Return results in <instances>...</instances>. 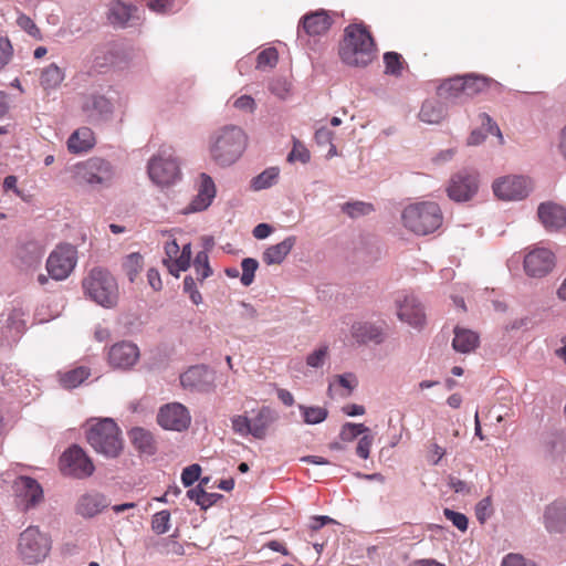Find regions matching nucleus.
<instances>
[{
  "mask_svg": "<svg viewBox=\"0 0 566 566\" xmlns=\"http://www.w3.org/2000/svg\"><path fill=\"white\" fill-rule=\"evenodd\" d=\"M247 145L244 132L234 125L223 126L209 137V154L220 167L233 165L243 154Z\"/></svg>",
  "mask_w": 566,
  "mask_h": 566,
  "instance_id": "nucleus-1",
  "label": "nucleus"
},
{
  "mask_svg": "<svg viewBox=\"0 0 566 566\" xmlns=\"http://www.w3.org/2000/svg\"><path fill=\"white\" fill-rule=\"evenodd\" d=\"M85 295L105 308H112L118 302V285L111 272L104 268H93L83 280Z\"/></svg>",
  "mask_w": 566,
  "mask_h": 566,
  "instance_id": "nucleus-2",
  "label": "nucleus"
},
{
  "mask_svg": "<svg viewBox=\"0 0 566 566\" xmlns=\"http://www.w3.org/2000/svg\"><path fill=\"white\" fill-rule=\"evenodd\" d=\"M88 444L106 458H117L123 450L120 430L112 418L99 419L86 431Z\"/></svg>",
  "mask_w": 566,
  "mask_h": 566,
  "instance_id": "nucleus-3",
  "label": "nucleus"
},
{
  "mask_svg": "<svg viewBox=\"0 0 566 566\" xmlns=\"http://www.w3.org/2000/svg\"><path fill=\"white\" fill-rule=\"evenodd\" d=\"M403 226L418 235L434 232L442 224V212L436 202H419L406 207L401 213Z\"/></svg>",
  "mask_w": 566,
  "mask_h": 566,
  "instance_id": "nucleus-4",
  "label": "nucleus"
},
{
  "mask_svg": "<svg viewBox=\"0 0 566 566\" xmlns=\"http://www.w3.org/2000/svg\"><path fill=\"white\" fill-rule=\"evenodd\" d=\"M338 55L345 65L364 69L377 56L374 38H343L338 44Z\"/></svg>",
  "mask_w": 566,
  "mask_h": 566,
  "instance_id": "nucleus-5",
  "label": "nucleus"
},
{
  "mask_svg": "<svg viewBox=\"0 0 566 566\" xmlns=\"http://www.w3.org/2000/svg\"><path fill=\"white\" fill-rule=\"evenodd\" d=\"M18 554L28 565L43 562L51 551V541L36 526H29L19 536Z\"/></svg>",
  "mask_w": 566,
  "mask_h": 566,
  "instance_id": "nucleus-6",
  "label": "nucleus"
},
{
  "mask_svg": "<svg viewBox=\"0 0 566 566\" xmlns=\"http://www.w3.org/2000/svg\"><path fill=\"white\" fill-rule=\"evenodd\" d=\"M76 177L80 182L93 189L108 188L115 177V167L101 157H91L76 165Z\"/></svg>",
  "mask_w": 566,
  "mask_h": 566,
  "instance_id": "nucleus-7",
  "label": "nucleus"
},
{
  "mask_svg": "<svg viewBox=\"0 0 566 566\" xmlns=\"http://www.w3.org/2000/svg\"><path fill=\"white\" fill-rule=\"evenodd\" d=\"M147 171L151 181L161 187L174 185L181 177L179 161L171 149H160L154 155Z\"/></svg>",
  "mask_w": 566,
  "mask_h": 566,
  "instance_id": "nucleus-8",
  "label": "nucleus"
},
{
  "mask_svg": "<svg viewBox=\"0 0 566 566\" xmlns=\"http://www.w3.org/2000/svg\"><path fill=\"white\" fill-rule=\"evenodd\" d=\"M60 470L64 475L85 479L94 473L95 467L85 451L80 446L73 444L62 453Z\"/></svg>",
  "mask_w": 566,
  "mask_h": 566,
  "instance_id": "nucleus-9",
  "label": "nucleus"
},
{
  "mask_svg": "<svg viewBox=\"0 0 566 566\" xmlns=\"http://www.w3.org/2000/svg\"><path fill=\"white\" fill-rule=\"evenodd\" d=\"M479 190V172L473 168H463L454 174L447 188L448 196L457 202L471 200Z\"/></svg>",
  "mask_w": 566,
  "mask_h": 566,
  "instance_id": "nucleus-10",
  "label": "nucleus"
},
{
  "mask_svg": "<svg viewBox=\"0 0 566 566\" xmlns=\"http://www.w3.org/2000/svg\"><path fill=\"white\" fill-rule=\"evenodd\" d=\"M77 262V251L71 244H61L51 252L46 260V270L56 281L65 280Z\"/></svg>",
  "mask_w": 566,
  "mask_h": 566,
  "instance_id": "nucleus-11",
  "label": "nucleus"
},
{
  "mask_svg": "<svg viewBox=\"0 0 566 566\" xmlns=\"http://www.w3.org/2000/svg\"><path fill=\"white\" fill-rule=\"evenodd\" d=\"M523 266L527 276L544 277L554 269L555 255L549 249L535 247L525 254Z\"/></svg>",
  "mask_w": 566,
  "mask_h": 566,
  "instance_id": "nucleus-12",
  "label": "nucleus"
},
{
  "mask_svg": "<svg viewBox=\"0 0 566 566\" xmlns=\"http://www.w3.org/2000/svg\"><path fill=\"white\" fill-rule=\"evenodd\" d=\"M82 111L91 123H101L112 117L114 103L107 95L95 91L83 96Z\"/></svg>",
  "mask_w": 566,
  "mask_h": 566,
  "instance_id": "nucleus-13",
  "label": "nucleus"
},
{
  "mask_svg": "<svg viewBox=\"0 0 566 566\" xmlns=\"http://www.w3.org/2000/svg\"><path fill=\"white\" fill-rule=\"evenodd\" d=\"M139 348L136 344L122 340L108 348L107 363L115 370H130L139 360Z\"/></svg>",
  "mask_w": 566,
  "mask_h": 566,
  "instance_id": "nucleus-14",
  "label": "nucleus"
},
{
  "mask_svg": "<svg viewBox=\"0 0 566 566\" xmlns=\"http://www.w3.org/2000/svg\"><path fill=\"white\" fill-rule=\"evenodd\" d=\"M157 422L165 430L181 432L189 428L191 416L182 403L171 402L159 409Z\"/></svg>",
  "mask_w": 566,
  "mask_h": 566,
  "instance_id": "nucleus-15",
  "label": "nucleus"
},
{
  "mask_svg": "<svg viewBox=\"0 0 566 566\" xmlns=\"http://www.w3.org/2000/svg\"><path fill=\"white\" fill-rule=\"evenodd\" d=\"M494 195L502 200H522L531 191L530 180L523 176H507L493 182Z\"/></svg>",
  "mask_w": 566,
  "mask_h": 566,
  "instance_id": "nucleus-16",
  "label": "nucleus"
},
{
  "mask_svg": "<svg viewBox=\"0 0 566 566\" xmlns=\"http://www.w3.org/2000/svg\"><path fill=\"white\" fill-rule=\"evenodd\" d=\"M107 19L117 28L134 27L142 21V10L129 1L112 0L108 3Z\"/></svg>",
  "mask_w": 566,
  "mask_h": 566,
  "instance_id": "nucleus-17",
  "label": "nucleus"
},
{
  "mask_svg": "<svg viewBox=\"0 0 566 566\" xmlns=\"http://www.w3.org/2000/svg\"><path fill=\"white\" fill-rule=\"evenodd\" d=\"M19 505L24 511L35 507L43 500V489L40 483L30 476H19L13 484Z\"/></svg>",
  "mask_w": 566,
  "mask_h": 566,
  "instance_id": "nucleus-18",
  "label": "nucleus"
},
{
  "mask_svg": "<svg viewBox=\"0 0 566 566\" xmlns=\"http://www.w3.org/2000/svg\"><path fill=\"white\" fill-rule=\"evenodd\" d=\"M184 388L198 392H209L214 388V373L205 365H196L180 375Z\"/></svg>",
  "mask_w": 566,
  "mask_h": 566,
  "instance_id": "nucleus-19",
  "label": "nucleus"
},
{
  "mask_svg": "<svg viewBox=\"0 0 566 566\" xmlns=\"http://www.w3.org/2000/svg\"><path fill=\"white\" fill-rule=\"evenodd\" d=\"M216 185L213 179L206 172H201L198 179V193L184 209L185 214L206 210L216 197Z\"/></svg>",
  "mask_w": 566,
  "mask_h": 566,
  "instance_id": "nucleus-20",
  "label": "nucleus"
},
{
  "mask_svg": "<svg viewBox=\"0 0 566 566\" xmlns=\"http://www.w3.org/2000/svg\"><path fill=\"white\" fill-rule=\"evenodd\" d=\"M25 313L22 308H12L1 327V342L11 346L17 343L27 328Z\"/></svg>",
  "mask_w": 566,
  "mask_h": 566,
  "instance_id": "nucleus-21",
  "label": "nucleus"
},
{
  "mask_svg": "<svg viewBox=\"0 0 566 566\" xmlns=\"http://www.w3.org/2000/svg\"><path fill=\"white\" fill-rule=\"evenodd\" d=\"M398 317L413 327L424 322V311L420 302L412 294H406L403 300H397Z\"/></svg>",
  "mask_w": 566,
  "mask_h": 566,
  "instance_id": "nucleus-22",
  "label": "nucleus"
},
{
  "mask_svg": "<svg viewBox=\"0 0 566 566\" xmlns=\"http://www.w3.org/2000/svg\"><path fill=\"white\" fill-rule=\"evenodd\" d=\"M537 216L548 231H557L566 226V209L555 202H542Z\"/></svg>",
  "mask_w": 566,
  "mask_h": 566,
  "instance_id": "nucleus-23",
  "label": "nucleus"
},
{
  "mask_svg": "<svg viewBox=\"0 0 566 566\" xmlns=\"http://www.w3.org/2000/svg\"><path fill=\"white\" fill-rule=\"evenodd\" d=\"M133 59V52L126 49H119L116 44H112L107 49H99L94 53L93 64L96 69L106 66H118L127 63Z\"/></svg>",
  "mask_w": 566,
  "mask_h": 566,
  "instance_id": "nucleus-24",
  "label": "nucleus"
},
{
  "mask_svg": "<svg viewBox=\"0 0 566 566\" xmlns=\"http://www.w3.org/2000/svg\"><path fill=\"white\" fill-rule=\"evenodd\" d=\"M461 76L465 87L467 98H472L488 90L496 93H500L503 90V85L500 82L485 75L468 73Z\"/></svg>",
  "mask_w": 566,
  "mask_h": 566,
  "instance_id": "nucleus-25",
  "label": "nucleus"
},
{
  "mask_svg": "<svg viewBox=\"0 0 566 566\" xmlns=\"http://www.w3.org/2000/svg\"><path fill=\"white\" fill-rule=\"evenodd\" d=\"M109 505V501L98 492L81 495L77 500L75 512L84 518H91Z\"/></svg>",
  "mask_w": 566,
  "mask_h": 566,
  "instance_id": "nucleus-26",
  "label": "nucleus"
},
{
  "mask_svg": "<svg viewBox=\"0 0 566 566\" xmlns=\"http://www.w3.org/2000/svg\"><path fill=\"white\" fill-rule=\"evenodd\" d=\"M437 94L452 104L463 103L468 99L461 75L443 80L437 88Z\"/></svg>",
  "mask_w": 566,
  "mask_h": 566,
  "instance_id": "nucleus-27",
  "label": "nucleus"
},
{
  "mask_svg": "<svg viewBox=\"0 0 566 566\" xmlns=\"http://www.w3.org/2000/svg\"><path fill=\"white\" fill-rule=\"evenodd\" d=\"M350 334L360 345L368 343L380 344L384 342V331L381 326L370 322H356L352 325Z\"/></svg>",
  "mask_w": 566,
  "mask_h": 566,
  "instance_id": "nucleus-28",
  "label": "nucleus"
},
{
  "mask_svg": "<svg viewBox=\"0 0 566 566\" xmlns=\"http://www.w3.org/2000/svg\"><path fill=\"white\" fill-rule=\"evenodd\" d=\"M332 19L325 10H317L302 18V28L306 35H323L329 31Z\"/></svg>",
  "mask_w": 566,
  "mask_h": 566,
  "instance_id": "nucleus-29",
  "label": "nucleus"
},
{
  "mask_svg": "<svg viewBox=\"0 0 566 566\" xmlns=\"http://www.w3.org/2000/svg\"><path fill=\"white\" fill-rule=\"evenodd\" d=\"M545 525L549 532L566 531V501H556L545 511Z\"/></svg>",
  "mask_w": 566,
  "mask_h": 566,
  "instance_id": "nucleus-30",
  "label": "nucleus"
},
{
  "mask_svg": "<svg viewBox=\"0 0 566 566\" xmlns=\"http://www.w3.org/2000/svg\"><path fill=\"white\" fill-rule=\"evenodd\" d=\"M296 243V237H286L280 243L273 244L263 252V261L268 265L281 264Z\"/></svg>",
  "mask_w": 566,
  "mask_h": 566,
  "instance_id": "nucleus-31",
  "label": "nucleus"
},
{
  "mask_svg": "<svg viewBox=\"0 0 566 566\" xmlns=\"http://www.w3.org/2000/svg\"><path fill=\"white\" fill-rule=\"evenodd\" d=\"M444 103L438 99H426L419 112V119L426 124H440L447 117Z\"/></svg>",
  "mask_w": 566,
  "mask_h": 566,
  "instance_id": "nucleus-32",
  "label": "nucleus"
},
{
  "mask_svg": "<svg viewBox=\"0 0 566 566\" xmlns=\"http://www.w3.org/2000/svg\"><path fill=\"white\" fill-rule=\"evenodd\" d=\"M276 413L270 407H262L256 415L250 419L251 436L255 439H264L269 427L276 420Z\"/></svg>",
  "mask_w": 566,
  "mask_h": 566,
  "instance_id": "nucleus-33",
  "label": "nucleus"
},
{
  "mask_svg": "<svg viewBox=\"0 0 566 566\" xmlns=\"http://www.w3.org/2000/svg\"><path fill=\"white\" fill-rule=\"evenodd\" d=\"M65 78V72L55 63L42 69L40 74V85L46 95L55 92Z\"/></svg>",
  "mask_w": 566,
  "mask_h": 566,
  "instance_id": "nucleus-34",
  "label": "nucleus"
},
{
  "mask_svg": "<svg viewBox=\"0 0 566 566\" xmlns=\"http://www.w3.org/2000/svg\"><path fill=\"white\" fill-rule=\"evenodd\" d=\"M93 146V133L87 127H83L75 130L67 139V149L72 154L85 153L90 150Z\"/></svg>",
  "mask_w": 566,
  "mask_h": 566,
  "instance_id": "nucleus-35",
  "label": "nucleus"
},
{
  "mask_svg": "<svg viewBox=\"0 0 566 566\" xmlns=\"http://www.w3.org/2000/svg\"><path fill=\"white\" fill-rule=\"evenodd\" d=\"M478 344L479 336L474 332L459 327L454 329L452 347L454 348L455 352L468 354L474 350Z\"/></svg>",
  "mask_w": 566,
  "mask_h": 566,
  "instance_id": "nucleus-36",
  "label": "nucleus"
},
{
  "mask_svg": "<svg viewBox=\"0 0 566 566\" xmlns=\"http://www.w3.org/2000/svg\"><path fill=\"white\" fill-rule=\"evenodd\" d=\"M129 438L134 447L148 455H153L156 452L155 441L153 434L140 427H135L129 431Z\"/></svg>",
  "mask_w": 566,
  "mask_h": 566,
  "instance_id": "nucleus-37",
  "label": "nucleus"
},
{
  "mask_svg": "<svg viewBox=\"0 0 566 566\" xmlns=\"http://www.w3.org/2000/svg\"><path fill=\"white\" fill-rule=\"evenodd\" d=\"M297 408L302 415L303 422L305 424L314 426L322 423L326 420L328 416V410L324 407L319 406H306V405H297Z\"/></svg>",
  "mask_w": 566,
  "mask_h": 566,
  "instance_id": "nucleus-38",
  "label": "nucleus"
},
{
  "mask_svg": "<svg viewBox=\"0 0 566 566\" xmlns=\"http://www.w3.org/2000/svg\"><path fill=\"white\" fill-rule=\"evenodd\" d=\"M187 497L196 502L200 509L207 510L212 506L218 501V499L221 497V494L208 493L203 488H201V485H197L187 491Z\"/></svg>",
  "mask_w": 566,
  "mask_h": 566,
  "instance_id": "nucleus-39",
  "label": "nucleus"
},
{
  "mask_svg": "<svg viewBox=\"0 0 566 566\" xmlns=\"http://www.w3.org/2000/svg\"><path fill=\"white\" fill-rule=\"evenodd\" d=\"M280 170L277 167H270L252 178L251 188L255 191L268 189L276 184Z\"/></svg>",
  "mask_w": 566,
  "mask_h": 566,
  "instance_id": "nucleus-40",
  "label": "nucleus"
},
{
  "mask_svg": "<svg viewBox=\"0 0 566 566\" xmlns=\"http://www.w3.org/2000/svg\"><path fill=\"white\" fill-rule=\"evenodd\" d=\"M90 376V370L85 367H77L64 373L61 376V385L64 388L72 389L80 386Z\"/></svg>",
  "mask_w": 566,
  "mask_h": 566,
  "instance_id": "nucleus-41",
  "label": "nucleus"
},
{
  "mask_svg": "<svg viewBox=\"0 0 566 566\" xmlns=\"http://www.w3.org/2000/svg\"><path fill=\"white\" fill-rule=\"evenodd\" d=\"M269 91L277 98L285 101L292 95V84L287 78L277 76L268 84Z\"/></svg>",
  "mask_w": 566,
  "mask_h": 566,
  "instance_id": "nucleus-42",
  "label": "nucleus"
},
{
  "mask_svg": "<svg viewBox=\"0 0 566 566\" xmlns=\"http://www.w3.org/2000/svg\"><path fill=\"white\" fill-rule=\"evenodd\" d=\"M193 268L197 274V279L200 282H203L207 277H209L212 274V269L210 268L209 264V255L206 251H199L196 254Z\"/></svg>",
  "mask_w": 566,
  "mask_h": 566,
  "instance_id": "nucleus-43",
  "label": "nucleus"
},
{
  "mask_svg": "<svg viewBox=\"0 0 566 566\" xmlns=\"http://www.w3.org/2000/svg\"><path fill=\"white\" fill-rule=\"evenodd\" d=\"M241 268H242V275L240 277L241 284L243 286H250L254 281L255 272L259 268V262H258V260H255L253 258H245L241 262Z\"/></svg>",
  "mask_w": 566,
  "mask_h": 566,
  "instance_id": "nucleus-44",
  "label": "nucleus"
},
{
  "mask_svg": "<svg viewBox=\"0 0 566 566\" xmlns=\"http://www.w3.org/2000/svg\"><path fill=\"white\" fill-rule=\"evenodd\" d=\"M170 528V512L167 510L155 513L151 517V530L157 535L167 533Z\"/></svg>",
  "mask_w": 566,
  "mask_h": 566,
  "instance_id": "nucleus-45",
  "label": "nucleus"
},
{
  "mask_svg": "<svg viewBox=\"0 0 566 566\" xmlns=\"http://www.w3.org/2000/svg\"><path fill=\"white\" fill-rule=\"evenodd\" d=\"M342 210L348 214L350 218H358L361 216L369 214L374 211V207L371 203L364 201H355V202H346Z\"/></svg>",
  "mask_w": 566,
  "mask_h": 566,
  "instance_id": "nucleus-46",
  "label": "nucleus"
},
{
  "mask_svg": "<svg viewBox=\"0 0 566 566\" xmlns=\"http://www.w3.org/2000/svg\"><path fill=\"white\" fill-rule=\"evenodd\" d=\"M385 73L398 76L401 74V56L396 52H386L384 54Z\"/></svg>",
  "mask_w": 566,
  "mask_h": 566,
  "instance_id": "nucleus-47",
  "label": "nucleus"
},
{
  "mask_svg": "<svg viewBox=\"0 0 566 566\" xmlns=\"http://www.w3.org/2000/svg\"><path fill=\"white\" fill-rule=\"evenodd\" d=\"M277 51L275 48H268L261 51L256 57V67H274L277 63Z\"/></svg>",
  "mask_w": 566,
  "mask_h": 566,
  "instance_id": "nucleus-48",
  "label": "nucleus"
},
{
  "mask_svg": "<svg viewBox=\"0 0 566 566\" xmlns=\"http://www.w3.org/2000/svg\"><path fill=\"white\" fill-rule=\"evenodd\" d=\"M328 355V346L323 345L306 357V366L317 369L324 366Z\"/></svg>",
  "mask_w": 566,
  "mask_h": 566,
  "instance_id": "nucleus-49",
  "label": "nucleus"
},
{
  "mask_svg": "<svg viewBox=\"0 0 566 566\" xmlns=\"http://www.w3.org/2000/svg\"><path fill=\"white\" fill-rule=\"evenodd\" d=\"M232 430L241 436L247 437L251 434V421L250 418L243 415H237L231 418Z\"/></svg>",
  "mask_w": 566,
  "mask_h": 566,
  "instance_id": "nucleus-50",
  "label": "nucleus"
},
{
  "mask_svg": "<svg viewBox=\"0 0 566 566\" xmlns=\"http://www.w3.org/2000/svg\"><path fill=\"white\" fill-rule=\"evenodd\" d=\"M479 119H480L481 126L489 134L496 136L499 138V142L501 145L504 144V138H503L500 127L497 126V124L493 120V118L489 114L481 113L479 115Z\"/></svg>",
  "mask_w": 566,
  "mask_h": 566,
  "instance_id": "nucleus-51",
  "label": "nucleus"
},
{
  "mask_svg": "<svg viewBox=\"0 0 566 566\" xmlns=\"http://www.w3.org/2000/svg\"><path fill=\"white\" fill-rule=\"evenodd\" d=\"M184 292L188 294L193 304L199 305L202 303L201 293L199 292L193 277L190 275H187L184 279Z\"/></svg>",
  "mask_w": 566,
  "mask_h": 566,
  "instance_id": "nucleus-52",
  "label": "nucleus"
},
{
  "mask_svg": "<svg viewBox=\"0 0 566 566\" xmlns=\"http://www.w3.org/2000/svg\"><path fill=\"white\" fill-rule=\"evenodd\" d=\"M176 0H148L147 7L155 13L166 14L176 10Z\"/></svg>",
  "mask_w": 566,
  "mask_h": 566,
  "instance_id": "nucleus-53",
  "label": "nucleus"
},
{
  "mask_svg": "<svg viewBox=\"0 0 566 566\" xmlns=\"http://www.w3.org/2000/svg\"><path fill=\"white\" fill-rule=\"evenodd\" d=\"M201 467L197 463L186 467L181 473V482L186 488L200 479Z\"/></svg>",
  "mask_w": 566,
  "mask_h": 566,
  "instance_id": "nucleus-54",
  "label": "nucleus"
},
{
  "mask_svg": "<svg viewBox=\"0 0 566 566\" xmlns=\"http://www.w3.org/2000/svg\"><path fill=\"white\" fill-rule=\"evenodd\" d=\"M443 514L459 531L464 532L468 530L469 521L464 514L451 509H444Z\"/></svg>",
  "mask_w": 566,
  "mask_h": 566,
  "instance_id": "nucleus-55",
  "label": "nucleus"
},
{
  "mask_svg": "<svg viewBox=\"0 0 566 566\" xmlns=\"http://www.w3.org/2000/svg\"><path fill=\"white\" fill-rule=\"evenodd\" d=\"M191 261V244H184L178 258L174 260V265L177 266V271H187L190 266Z\"/></svg>",
  "mask_w": 566,
  "mask_h": 566,
  "instance_id": "nucleus-56",
  "label": "nucleus"
},
{
  "mask_svg": "<svg viewBox=\"0 0 566 566\" xmlns=\"http://www.w3.org/2000/svg\"><path fill=\"white\" fill-rule=\"evenodd\" d=\"M491 497L482 499L475 506V515L480 523H484L491 516Z\"/></svg>",
  "mask_w": 566,
  "mask_h": 566,
  "instance_id": "nucleus-57",
  "label": "nucleus"
},
{
  "mask_svg": "<svg viewBox=\"0 0 566 566\" xmlns=\"http://www.w3.org/2000/svg\"><path fill=\"white\" fill-rule=\"evenodd\" d=\"M125 268L128 271L129 280L133 281L134 276L142 268V256L139 253H130L125 261Z\"/></svg>",
  "mask_w": 566,
  "mask_h": 566,
  "instance_id": "nucleus-58",
  "label": "nucleus"
},
{
  "mask_svg": "<svg viewBox=\"0 0 566 566\" xmlns=\"http://www.w3.org/2000/svg\"><path fill=\"white\" fill-rule=\"evenodd\" d=\"M289 161L298 160L306 164L311 159L310 151L300 143H295L293 149L287 156Z\"/></svg>",
  "mask_w": 566,
  "mask_h": 566,
  "instance_id": "nucleus-59",
  "label": "nucleus"
},
{
  "mask_svg": "<svg viewBox=\"0 0 566 566\" xmlns=\"http://www.w3.org/2000/svg\"><path fill=\"white\" fill-rule=\"evenodd\" d=\"M501 566H536V564L520 554L511 553L503 557Z\"/></svg>",
  "mask_w": 566,
  "mask_h": 566,
  "instance_id": "nucleus-60",
  "label": "nucleus"
},
{
  "mask_svg": "<svg viewBox=\"0 0 566 566\" xmlns=\"http://www.w3.org/2000/svg\"><path fill=\"white\" fill-rule=\"evenodd\" d=\"M371 444H373V437L369 434H364L358 440V443L356 447V454L361 459H368Z\"/></svg>",
  "mask_w": 566,
  "mask_h": 566,
  "instance_id": "nucleus-61",
  "label": "nucleus"
},
{
  "mask_svg": "<svg viewBox=\"0 0 566 566\" xmlns=\"http://www.w3.org/2000/svg\"><path fill=\"white\" fill-rule=\"evenodd\" d=\"M12 55V45L9 38H0V71L8 64Z\"/></svg>",
  "mask_w": 566,
  "mask_h": 566,
  "instance_id": "nucleus-62",
  "label": "nucleus"
},
{
  "mask_svg": "<svg viewBox=\"0 0 566 566\" xmlns=\"http://www.w3.org/2000/svg\"><path fill=\"white\" fill-rule=\"evenodd\" d=\"M17 24L29 35H35L39 31L35 23L25 14L18 17Z\"/></svg>",
  "mask_w": 566,
  "mask_h": 566,
  "instance_id": "nucleus-63",
  "label": "nucleus"
},
{
  "mask_svg": "<svg viewBox=\"0 0 566 566\" xmlns=\"http://www.w3.org/2000/svg\"><path fill=\"white\" fill-rule=\"evenodd\" d=\"M333 132L327 127H321L315 132V140L318 145L325 146L333 143Z\"/></svg>",
  "mask_w": 566,
  "mask_h": 566,
  "instance_id": "nucleus-64",
  "label": "nucleus"
}]
</instances>
